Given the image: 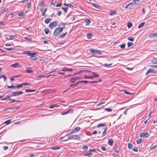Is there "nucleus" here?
Returning a JSON list of instances; mask_svg holds the SVG:
<instances>
[{"mask_svg": "<svg viewBox=\"0 0 157 157\" xmlns=\"http://www.w3.org/2000/svg\"><path fill=\"white\" fill-rule=\"evenodd\" d=\"M7 87L8 88H15V86H14L13 85H12L10 86H7Z\"/></svg>", "mask_w": 157, "mask_h": 157, "instance_id": "44", "label": "nucleus"}, {"mask_svg": "<svg viewBox=\"0 0 157 157\" xmlns=\"http://www.w3.org/2000/svg\"><path fill=\"white\" fill-rule=\"evenodd\" d=\"M66 25V24L65 23H60L58 25V26H64Z\"/></svg>", "mask_w": 157, "mask_h": 157, "instance_id": "45", "label": "nucleus"}, {"mask_svg": "<svg viewBox=\"0 0 157 157\" xmlns=\"http://www.w3.org/2000/svg\"><path fill=\"white\" fill-rule=\"evenodd\" d=\"M82 148L85 151H86L88 149V147L86 145L82 147Z\"/></svg>", "mask_w": 157, "mask_h": 157, "instance_id": "49", "label": "nucleus"}, {"mask_svg": "<svg viewBox=\"0 0 157 157\" xmlns=\"http://www.w3.org/2000/svg\"><path fill=\"white\" fill-rule=\"evenodd\" d=\"M113 65V64L112 63H109V64H107V63H105L104 64V65L106 66V67H109L110 66H111Z\"/></svg>", "mask_w": 157, "mask_h": 157, "instance_id": "54", "label": "nucleus"}, {"mask_svg": "<svg viewBox=\"0 0 157 157\" xmlns=\"http://www.w3.org/2000/svg\"><path fill=\"white\" fill-rule=\"evenodd\" d=\"M67 33V32H66L65 33L63 34H61L59 36V37H60L61 38H63V37H64V36L66 35V34Z\"/></svg>", "mask_w": 157, "mask_h": 157, "instance_id": "24", "label": "nucleus"}, {"mask_svg": "<svg viewBox=\"0 0 157 157\" xmlns=\"http://www.w3.org/2000/svg\"><path fill=\"white\" fill-rule=\"evenodd\" d=\"M19 63H15L11 65V67H18Z\"/></svg>", "mask_w": 157, "mask_h": 157, "instance_id": "21", "label": "nucleus"}, {"mask_svg": "<svg viewBox=\"0 0 157 157\" xmlns=\"http://www.w3.org/2000/svg\"><path fill=\"white\" fill-rule=\"evenodd\" d=\"M61 2L60 3H58V4H57V5H55L54 4V6H56L57 7H59V6H61L62 5V4L61 3Z\"/></svg>", "mask_w": 157, "mask_h": 157, "instance_id": "56", "label": "nucleus"}, {"mask_svg": "<svg viewBox=\"0 0 157 157\" xmlns=\"http://www.w3.org/2000/svg\"><path fill=\"white\" fill-rule=\"evenodd\" d=\"M80 129V128L79 127H76L74 129L75 132L76 131H79Z\"/></svg>", "mask_w": 157, "mask_h": 157, "instance_id": "37", "label": "nucleus"}, {"mask_svg": "<svg viewBox=\"0 0 157 157\" xmlns=\"http://www.w3.org/2000/svg\"><path fill=\"white\" fill-rule=\"evenodd\" d=\"M125 44L124 43V44L120 45V46L121 47V48L123 49V48H125Z\"/></svg>", "mask_w": 157, "mask_h": 157, "instance_id": "40", "label": "nucleus"}, {"mask_svg": "<svg viewBox=\"0 0 157 157\" xmlns=\"http://www.w3.org/2000/svg\"><path fill=\"white\" fill-rule=\"evenodd\" d=\"M84 22L85 23H86V25H89V24L90 23V20L87 18L85 20Z\"/></svg>", "mask_w": 157, "mask_h": 157, "instance_id": "18", "label": "nucleus"}, {"mask_svg": "<svg viewBox=\"0 0 157 157\" xmlns=\"http://www.w3.org/2000/svg\"><path fill=\"white\" fill-rule=\"evenodd\" d=\"M105 111L109 112H110L112 111V109L110 108H105Z\"/></svg>", "mask_w": 157, "mask_h": 157, "instance_id": "36", "label": "nucleus"}, {"mask_svg": "<svg viewBox=\"0 0 157 157\" xmlns=\"http://www.w3.org/2000/svg\"><path fill=\"white\" fill-rule=\"evenodd\" d=\"M145 24V23L144 22H143L141 23H140L138 26V28L140 29V28H142V27H143V26Z\"/></svg>", "mask_w": 157, "mask_h": 157, "instance_id": "20", "label": "nucleus"}, {"mask_svg": "<svg viewBox=\"0 0 157 157\" xmlns=\"http://www.w3.org/2000/svg\"><path fill=\"white\" fill-rule=\"evenodd\" d=\"M65 27L64 26L63 27H59L56 28L53 33L54 36H57L62 32L63 28Z\"/></svg>", "mask_w": 157, "mask_h": 157, "instance_id": "1", "label": "nucleus"}, {"mask_svg": "<svg viewBox=\"0 0 157 157\" xmlns=\"http://www.w3.org/2000/svg\"><path fill=\"white\" fill-rule=\"evenodd\" d=\"M68 6L71 8L72 9H73L75 7V6L73 5L70 3L68 4Z\"/></svg>", "mask_w": 157, "mask_h": 157, "instance_id": "46", "label": "nucleus"}, {"mask_svg": "<svg viewBox=\"0 0 157 157\" xmlns=\"http://www.w3.org/2000/svg\"><path fill=\"white\" fill-rule=\"evenodd\" d=\"M92 5L93 7H94L96 8H97L98 9H101L100 8V6L96 4L92 3Z\"/></svg>", "mask_w": 157, "mask_h": 157, "instance_id": "11", "label": "nucleus"}, {"mask_svg": "<svg viewBox=\"0 0 157 157\" xmlns=\"http://www.w3.org/2000/svg\"><path fill=\"white\" fill-rule=\"evenodd\" d=\"M51 20V19L50 18H46L45 19L44 21V22L46 24H48V23Z\"/></svg>", "mask_w": 157, "mask_h": 157, "instance_id": "15", "label": "nucleus"}, {"mask_svg": "<svg viewBox=\"0 0 157 157\" xmlns=\"http://www.w3.org/2000/svg\"><path fill=\"white\" fill-rule=\"evenodd\" d=\"M132 150L136 152H137L138 151V148L137 147H134V148L132 149Z\"/></svg>", "mask_w": 157, "mask_h": 157, "instance_id": "62", "label": "nucleus"}, {"mask_svg": "<svg viewBox=\"0 0 157 157\" xmlns=\"http://www.w3.org/2000/svg\"><path fill=\"white\" fill-rule=\"evenodd\" d=\"M23 92L22 91H15L14 92H12L11 93V94H10L9 95L11 97H13V96H18L20 94H21L23 93Z\"/></svg>", "mask_w": 157, "mask_h": 157, "instance_id": "5", "label": "nucleus"}, {"mask_svg": "<svg viewBox=\"0 0 157 157\" xmlns=\"http://www.w3.org/2000/svg\"><path fill=\"white\" fill-rule=\"evenodd\" d=\"M73 110L71 109H70L67 111L66 112H62L61 113V114L62 115H65V114H67V113H69L71 111V113H72L73 112Z\"/></svg>", "mask_w": 157, "mask_h": 157, "instance_id": "12", "label": "nucleus"}, {"mask_svg": "<svg viewBox=\"0 0 157 157\" xmlns=\"http://www.w3.org/2000/svg\"><path fill=\"white\" fill-rule=\"evenodd\" d=\"M116 11L115 10L112 11L110 13V15H115L116 14Z\"/></svg>", "mask_w": 157, "mask_h": 157, "instance_id": "30", "label": "nucleus"}, {"mask_svg": "<svg viewBox=\"0 0 157 157\" xmlns=\"http://www.w3.org/2000/svg\"><path fill=\"white\" fill-rule=\"evenodd\" d=\"M113 140L112 139H110L108 140V144L111 146L113 145Z\"/></svg>", "mask_w": 157, "mask_h": 157, "instance_id": "13", "label": "nucleus"}, {"mask_svg": "<svg viewBox=\"0 0 157 157\" xmlns=\"http://www.w3.org/2000/svg\"><path fill=\"white\" fill-rule=\"evenodd\" d=\"M31 3H30V2L28 3L27 6V8H30V7L31 6Z\"/></svg>", "mask_w": 157, "mask_h": 157, "instance_id": "63", "label": "nucleus"}, {"mask_svg": "<svg viewBox=\"0 0 157 157\" xmlns=\"http://www.w3.org/2000/svg\"><path fill=\"white\" fill-rule=\"evenodd\" d=\"M80 71L81 72L80 73H81V72H86V73L88 74V75H90L91 74L90 73H91V71H88V70H82Z\"/></svg>", "mask_w": 157, "mask_h": 157, "instance_id": "17", "label": "nucleus"}, {"mask_svg": "<svg viewBox=\"0 0 157 157\" xmlns=\"http://www.w3.org/2000/svg\"><path fill=\"white\" fill-rule=\"evenodd\" d=\"M134 38H131V37H129L128 38V40H129L131 41H133L134 40Z\"/></svg>", "mask_w": 157, "mask_h": 157, "instance_id": "50", "label": "nucleus"}, {"mask_svg": "<svg viewBox=\"0 0 157 157\" xmlns=\"http://www.w3.org/2000/svg\"><path fill=\"white\" fill-rule=\"evenodd\" d=\"M92 75L88 76L87 75H84L83 76L86 79H92L94 77H98L99 75L94 72H92Z\"/></svg>", "mask_w": 157, "mask_h": 157, "instance_id": "2", "label": "nucleus"}, {"mask_svg": "<svg viewBox=\"0 0 157 157\" xmlns=\"http://www.w3.org/2000/svg\"><path fill=\"white\" fill-rule=\"evenodd\" d=\"M62 9L64 11L65 13H67V12L68 7H62Z\"/></svg>", "mask_w": 157, "mask_h": 157, "instance_id": "31", "label": "nucleus"}, {"mask_svg": "<svg viewBox=\"0 0 157 157\" xmlns=\"http://www.w3.org/2000/svg\"><path fill=\"white\" fill-rule=\"evenodd\" d=\"M67 67H64L62 68L61 71H67Z\"/></svg>", "mask_w": 157, "mask_h": 157, "instance_id": "55", "label": "nucleus"}, {"mask_svg": "<svg viewBox=\"0 0 157 157\" xmlns=\"http://www.w3.org/2000/svg\"><path fill=\"white\" fill-rule=\"evenodd\" d=\"M24 53L27 54L28 55L30 56H31V55H33V53H30L29 52H25Z\"/></svg>", "mask_w": 157, "mask_h": 157, "instance_id": "42", "label": "nucleus"}, {"mask_svg": "<svg viewBox=\"0 0 157 157\" xmlns=\"http://www.w3.org/2000/svg\"><path fill=\"white\" fill-rule=\"evenodd\" d=\"M150 73H155L156 71L153 69L150 68L147 71L146 73V75H148Z\"/></svg>", "mask_w": 157, "mask_h": 157, "instance_id": "10", "label": "nucleus"}, {"mask_svg": "<svg viewBox=\"0 0 157 157\" xmlns=\"http://www.w3.org/2000/svg\"><path fill=\"white\" fill-rule=\"evenodd\" d=\"M120 150V149L119 148V147H118V148H117V146L116 147H115V151L116 152V154H117L118 153V152Z\"/></svg>", "mask_w": 157, "mask_h": 157, "instance_id": "35", "label": "nucleus"}, {"mask_svg": "<svg viewBox=\"0 0 157 157\" xmlns=\"http://www.w3.org/2000/svg\"><path fill=\"white\" fill-rule=\"evenodd\" d=\"M80 82H81V83L84 82L85 84H86L87 83L89 82V81H80Z\"/></svg>", "mask_w": 157, "mask_h": 157, "instance_id": "57", "label": "nucleus"}, {"mask_svg": "<svg viewBox=\"0 0 157 157\" xmlns=\"http://www.w3.org/2000/svg\"><path fill=\"white\" fill-rule=\"evenodd\" d=\"M149 37L151 38H153L155 37L154 34H152L149 36Z\"/></svg>", "mask_w": 157, "mask_h": 157, "instance_id": "61", "label": "nucleus"}, {"mask_svg": "<svg viewBox=\"0 0 157 157\" xmlns=\"http://www.w3.org/2000/svg\"><path fill=\"white\" fill-rule=\"evenodd\" d=\"M142 141V139L141 138H139L137 140H136V143L137 144H140Z\"/></svg>", "mask_w": 157, "mask_h": 157, "instance_id": "25", "label": "nucleus"}, {"mask_svg": "<svg viewBox=\"0 0 157 157\" xmlns=\"http://www.w3.org/2000/svg\"><path fill=\"white\" fill-rule=\"evenodd\" d=\"M101 148L102 150L104 151H105L107 150L106 148L104 146H101Z\"/></svg>", "mask_w": 157, "mask_h": 157, "instance_id": "52", "label": "nucleus"}, {"mask_svg": "<svg viewBox=\"0 0 157 157\" xmlns=\"http://www.w3.org/2000/svg\"><path fill=\"white\" fill-rule=\"evenodd\" d=\"M128 147L129 149L131 148L132 147V145L131 144L129 143L128 144Z\"/></svg>", "mask_w": 157, "mask_h": 157, "instance_id": "43", "label": "nucleus"}, {"mask_svg": "<svg viewBox=\"0 0 157 157\" xmlns=\"http://www.w3.org/2000/svg\"><path fill=\"white\" fill-rule=\"evenodd\" d=\"M102 126H104V127L102 128L104 130V131L102 133V136H104L105 135V132L107 131V127L105 125L103 124L100 123L97 125V127H100Z\"/></svg>", "mask_w": 157, "mask_h": 157, "instance_id": "3", "label": "nucleus"}, {"mask_svg": "<svg viewBox=\"0 0 157 157\" xmlns=\"http://www.w3.org/2000/svg\"><path fill=\"white\" fill-rule=\"evenodd\" d=\"M44 31L45 34H47L49 33V30L47 28H45L44 29Z\"/></svg>", "mask_w": 157, "mask_h": 157, "instance_id": "32", "label": "nucleus"}, {"mask_svg": "<svg viewBox=\"0 0 157 157\" xmlns=\"http://www.w3.org/2000/svg\"><path fill=\"white\" fill-rule=\"evenodd\" d=\"M10 100H11V101L9 102V103H12V102H14V101H18V102H20V100H15L13 99H10Z\"/></svg>", "mask_w": 157, "mask_h": 157, "instance_id": "41", "label": "nucleus"}, {"mask_svg": "<svg viewBox=\"0 0 157 157\" xmlns=\"http://www.w3.org/2000/svg\"><path fill=\"white\" fill-rule=\"evenodd\" d=\"M23 86L22 83L21 84H18L16 86H15V87L17 88V89H18L19 88L22 87Z\"/></svg>", "mask_w": 157, "mask_h": 157, "instance_id": "26", "label": "nucleus"}, {"mask_svg": "<svg viewBox=\"0 0 157 157\" xmlns=\"http://www.w3.org/2000/svg\"><path fill=\"white\" fill-rule=\"evenodd\" d=\"M140 0H134V4L135 5H137L138 4H139V3L140 2Z\"/></svg>", "mask_w": 157, "mask_h": 157, "instance_id": "22", "label": "nucleus"}, {"mask_svg": "<svg viewBox=\"0 0 157 157\" xmlns=\"http://www.w3.org/2000/svg\"><path fill=\"white\" fill-rule=\"evenodd\" d=\"M132 24L131 22H129L128 23L127 26L128 28H130L132 27Z\"/></svg>", "mask_w": 157, "mask_h": 157, "instance_id": "34", "label": "nucleus"}, {"mask_svg": "<svg viewBox=\"0 0 157 157\" xmlns=\"http://www.w3.org/2000/svg\"><path fill=\"white\" fill-rule=\"evenodd\" d=\"M57 25L56 21H53L50 23L49 25V27L51 29H53L54 27H55Z\"/></svg>", "mask_w": 157, "mask_h": 157, "instance_id": "8", "label": "nucleus"}, {"mask_svg": "<svg viewBox=\"0 0 157 157\" xmlns=\"http://www.w3.org/2000/svg\"><path fill=\"white\" fill-rule=\"evenodd\" d=\"M33 54L31 56L30 59L32 60L36 61L37 59L38 58L35 56L36 55L37 53L36 52H33Z\"/></svg>", "mask_w": 157, "mask_h": 157, "instance_id": "9", "label": "nucleus"}, {"mask_svg": "<svg viewBox=\"0 0 157 157\" xmlns=\"http://www.w3.org/2000/svg\"><path fill=\"white\" fill-rule=\"evenodd\" d=\"M76 78H73L70 79L69 82L71 83H74L75 81Z\"/></svg>", "mask_w": 157, "mask_h": 157, "instance_id": "19", "label": "nucleus"}, {"mask_svg": "<svg viewBox=\"0 0 157 157\" xmlns=\"http://www.w3.org/2000/svg\"><path fill=\"white\" fill-rule=\"evenodd\" d=\"M92 35L91 33H88L87 34V37L88 39H90L91 38Z\"/></svg>", "mask_w": 157, "mask_h": 157, "instance_id": "23", "label": "nucleus"}, {"mask_svg": "<svg viewBox=\"0 0 157 157\" xmlns=\"http://www.w3.org/2000/svg\"><path fill=\"white\" fill-rule=\"evenodd\" d=\"M23 15L24 14L23 12H20L18 14V16L20 17L23 16Z\"/></svg>", "mask_w": 157, "mask_h": 157, "instance_id": "58", "label": "nucleus"}, {"mask_svg": "<svg viewBox=\"0 0 157 157\" xmlns=\"http://www.w3.org/2000/svg\"><path fill=\"white\" fill-rule=\"evenodd\" d=\"M84 155L85 156H87L89 157H91L92 155V154L90 153L86 154H85Z\"/></svg>", "mask_w": 157, "mask_h": 157, "instance_id": "28", "label": "nucleus"}, {"mask_svg": "<svg viewBox=\"0 0 157 157\" xmlns=\"http://www.w3.org/2000/svg\"><path fill=\"white\" fill-rule=\"evenodd\" d=\"M11 122V120H7V121H5L4 122V124H6L8 125V124H10Z\"/></svg>", "mask_w": 157, "mask_h": 157, "instance_id": "29", "label": "nucleus"}, {"mask_svg": "<svg viewBox=\"0 0 157 157\" xmlns=\"http://www.w3.org/2000/svg\"><path fill=\"white\" fill-rule=\"evenodd\" d=\"M140 136L141 137L147 138L149 137L150 134L147 132H141L140 133Z\"/></svg>", "mask_w": 157, "mask_h": 157, "instance_id": "7", "label": "nucleus"}, {"mask_svg": "<svg viewBox=\"0 0 157 157\" xmlns=\"http://www.w3.org/2000/svg\"><path fill=\"white\" fill-rule=\"evenodd\" d=\"M59 106V105H57L56 104H55L53 105L50 106L49 107L51 109H52V108H54L55 107H58Z\"/></svg>", "mask_w": 157, "mask_h": 157, "instance_id": "33", "label": "nucleus"}, {"mask_svg": "<svg viewBox=\"0 0 157 157\" xmlns=\"http://www.w3.org/2000/svg\"><path fill=\"white\" fill-rule=\"evenodd\" d=\"M8 10V9L7 8H5L3 10V13H4Z\"/></svg>", "mask_w": 157, "mask_h": 157, "instance_id": "59", "label": "nucleus"}, {"mask_svg": "<svg viewBox=\"0 0 157 157\" xmlns=\"http://www.w3.org/2000/svg\"><path fill=\"white\" fill-rule=\"evenodd\" d=\"M74 133H75V132L74 130V129H73L71 132H70L68 134V135L69 136L72 134H73Z\"/></svg>", "mask_w": 157, "mask_h": 157, "instance_id": "60", "label": "nucleus"}, {"mask_svg": "<svg viewBox=\"0 0 157 157\" xmlns=\"http://www.w3.org/2000/svg\"><path fill=\"white\" fill-rule=\"evenodd\" d=\"M128 47L132 46L133 44V43L132 42H128L127 43Z\"/></svg>", "mask_w": 157, "mask_h": 157, "instance_id": "39", "label": "nucleus"}, {"mask_svg": "<svg viewBox=\"0 0 157 157\" xmlns=\"http://www.w3.org/2000/svg\"><path fill=\"white\" fill-rule=\"evenodd\" d=\"M80 137L79 135H71L68 137V139H75V140H79Z\"/></svg>", "mask_w": 157, "mask_h": 157, "instance_id": "6", "label": "nucleus"}, {"mask_svg": "<svg viewBox=\"0 0 157 157\" xmlns=\"http://www.w3.org/2000/svg\"><path fill=\"white\" fill-rule=\"evenodd\" d=\"M47 9L46 8L45 9L44 11L42 12V16H44L45 15V13L46 11H47Z\"/></svg>", "mask_w": 157, "mask_h": 157, "instance_id": "51", "label": "nucleus"}, {"mask_svg": "<svg viewBox=\"0 0 157 157\" xmlns=\"http://www.w3.org/2000/svg\"><path fill=\"white\" fill-rule=\"evenodd\" d=\"M151 62L153 63L157 64V59L156 58L152 59L151 60Z\"/></svg>", "mask_w": 157, "mask_h": 157, "instance_id": "16", "label": "nucleus"}, {"mask_svg": "<svg viewBox=\"0 0 157 157\" xmlns=\"http://www.w3.org/2000/svg\"><path fill=\"white\" fill-rule=\"evenodd\" d=\"M60 148L59 147H52L51 148V149L52 150H57L59 149Z\"/></svg>", "mask_w": 157, "mask_h": 157, "instance_id": "47", "label": "nucleus"}, {"mask_svg": "<svg viewBox=\"0 0 157 157\" xmlns=\"http://www.w3.org/2000/svg\"><path fill=\"white\" fill-rule=\"evenodd\" d=\"M81 82L80 81H78L77 82L74 84V86H73V88H74L75 86H77L78 85V84L79 83H80Z\"/></svg>", "mask_w": 157, "mask_h": 157, "instance_id": "38", "label": "nucleus"}, {"mask_svg": "<svg viewBox=\"0 0 157 157\" xmlns=\"http://www.w3.org/2000/svg\"><path fill=\"white\" fill-rule=\"evenodd\" d=\"M62 13V12L61 11H58V13H57V15L58 16H60Z\"/></svg>", "mask_w": 157, "mask_h": 157, "instance_id": "64", "label": "nucleus"}, {"mask_svg": "<svg viewBox=\"0 0 157 157\" xmlns=\"http://www.w3.org/2000/svg\"><path fill=\"white\" fill-rule=\"evenodd\" d=\"M31 70L32 69L31 67H29L26 69V71L27 73H31L33 72Z\"/></svg>", "mask_w": 157, "mask_h": 157, "instance_id": "14", "label": "nucleus"}, {"mask_svg": "<svg viewBox=\"0 0 157 157\" xmlns=\"http://www.w3.org/2000/svg\"><path fill=\"white\" fill-rule=\"evenodd\" d=\"M124 93L126 94H130V95H132V93H130L128 92L126 90H124Z\"/></svg>", "mask_w": 157, "mask_h": 157, "instance_id": "48", "label": "nucleus"}, {"mask_svg": "<svg viewBox=\"0 0 157 157\" xmlns=\"http://www.w3.org/2000/svg\"><path fill=\"white\" fill-rule=\"evenodd\" d=\"M89 51L91 53L93 54H98L99 55L101 54V52L100 50H97L92 48H90Z\"/></svg>", "mask_w": 157, "mask_h": 157, "instance_id": "4", "label": "nucleus"}, {"mask_svg": "<svg viewBox=\"0 0 157 157\" xmlns=\"http://www.w3.org/2000/svg\"><path fill=\"white\" fill-rule=\"evenodd\" d=\"M157 146V145H155L153 146V147H151L150 148V150H153L155 149L156 147Z\"/></svg>", "mask_w": 157, "mask_h": 157, "instance_id": "53", "label": "nucleus"}, {"mask_svg": "<svg viewBox=\"0 0 157 157\" xmlns=\"http://www.w3.org/2000/svg\"><path fill=\"white\" fill-rule=\"evenodd\" d=\"M8 51H13L15 50L14 48H5Z\"/></svg>", "mask_w": 157, "mask_h": 157, "instance_id": "27", "label": "nucleus"}]
</instances>
